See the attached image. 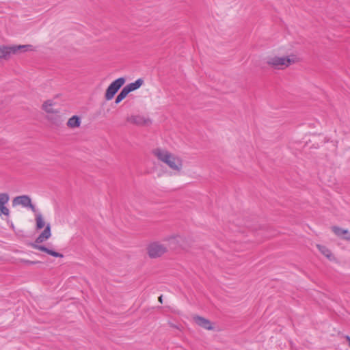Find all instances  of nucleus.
<instances>
[{"mask_svg": "<svg viewBox=\"0 0 350 350\" xmlns=\"http://www.w3.org/2000/svg\"><path fill=\"white\" fill-rule=\"evenodd\" d=\"M152 153L157 159L167 165V166L178 172H180L183 167V160L170 153L169 151L161 148H156Z\"/></svg>", "mask_w": 350, "mask_h": 350, "instance_id": "1", "label": "nucleus"}, {"mask_svg": "<svg viewBox=\"0 0 350 350\" xmlns=\"http://www.w3.org/2000/svg\"><path fill=\"white\" fill-rule=\"evenodd\" d=\"M51 235V225L48 224L42 232L36 238L34 243H30L31 246L34 249L40 250L42 252H46V254L53 256V257H59L63 258L64 255L57 252L53 251L52 250L49 249L44 245H40V243L44 242L45 240L48 239Z\"/></svg>", "mask_w": 350, "mask_h": 350, "instance_id": "2", "label": "nucleus"}, {"mask_svg": "<svg viewBox=\"0 0 350 350\" xmlns=\"http://www.w3.org/2000/svg\"><path fill=\"white\" fill-rule=\"evenodd\" d=\"M298 62L295 55H291L286 57H271L267 60V64L275 69H284L290 65Z\"/></svg>", "mask_w": 350, "mask_h": 350, "instance_id": "3", "label": "nucleus"}, {"mask_svg": "<svg viewBox=\"0 0 350 350\" xmlns=\"http://www.w3.org/2000/svg\"><path fill=\"white\" fill-rule=\"evenodd\" d=\"M124 77H120L113 81L107 88L105 98L107 100H111L120 88L125 83Z\"/></svg>", "mask_w": 350, "mask_h": 350, "instance_id": "4", "label": "nucleus"}, {"mask_svg": "<svg viewBox=\"0 0 350 350\" xmlns=\"http://www.w3.org/2000/svg\"><path fill=\"white\" fill-rule=\"evenodd\" d=\"M147 250L149 256L151 258H156L166 253L167 247L159 242H154L148 246Z\"/></svg>", "mask_w": 350, "mask_h": 350, "instance_id": "5", "label": "nucleus"}, {"mask_svg": "<svg viewBox=\"0 0 350 350\" xmlns=\"http://www.w3.org/2000/svg\"><path fill=\"white\" fill-rule=\"evenodd\" d=\"M126 121L136 126H144L151 123V120L148 118H146L141 115H132L126 118Z\"/></svg>", "mask_w": 350, "mask_h": 350, "instance_id": "6", "label": "nucleus"}, {"mask_svg": "<svg viewBox=\"0 0 350 350\" xmlns=\"http://www.w3.org/2000/svg\"><path fill=\"white\" fill-rule=\"evenodd\" d=\"M22 49V45L7 46H0V59H8L11 54H15L18 50Z\"/></svg>", "mask_w": 350, "mask_h": 350, "instance_id": "7", "label": "nucleus"}, {"mask_svg": "<svg viewBox=\"0 0 350 350\" xmlns=\"http://www.w3.org/2000/svg\"><path fill=\"white\" fill-rule=\"evenodd\" d=\"M194 322L199 325L207 330H212L213 327L212 326L211 322L202 317L196 315L193 317Z\"/></svg>", "mask_w": 350, "mask_h": 350, "instance_id": "8", "label": "nucleus"}, {"mask_svg": "<svg viewBox=\"0 0 350 350\" xmlns=\"http://www.w3.org/2000/svg\"><path fill=\"white\" fill-rule=\"evenodd\" d=\"M332 230L336 236L339 237H342L343 239L350 241V233H349L348 230L334 226L332 227Z\"/></svg>", "mask_w": 350, "mask_h": 350, "instance_id": "9", "label": "nucleus"}, {"mask_svg": "<svg viewBox=\"0 0 350 350\" xmlns=\"http://www.w3.org/2000/svg\"><path fill=\"white\" fill-rule=\"evenodd\" d=\"M144 83V80L141 78L137 79L135 82L131 83L124 88L126 89V90L130 93L131 92H133L138 88H139Z\"/></svg>", "mask_w": 350, "mask_h": 350, "instance_id": "10", "label": "nucleus"}, {"mask_svg": "<svg viewBox=\"0 0 350 350\" xmlns=\"http://www.w3.org/2000/svg\"><path fill=\"white\" fill-rule=\"evenodd\" d=\"M54 105L53 100H47L42 104V109L44 110L48 113H59L58 110L53 109L51 108L52 106Z\"/></svg>", "mask_w": 350, "mask_h": 350, "instance_id": "11", "label": "nucleus"}, {"mask_svg": "<svg viewBox=\"0 0 350 350\" xmlns=\"http://www.w3.org/2000/svg\"><path fill=\"white\" fill-rule=\"evenodd\" d=\"M81 124V119L77 116H73L70 118H69L67 126L70 128H77L79 127Z\"/></svg>", "mask_w": 350, "mask_h": 350, "instance_id": "12", "label": "nucleus"}, {"mask_svg": "<svg viewBox=\"0 0 350 350\" xmlns=\"http://www.w3.org/2000/svg\"><path fill=\"white\" fill-rule=\"evenodd\" d=\"M23 206L29 208L35 213L37 212V210L35 206L31 203V198L29 196L23 195Z\"/></svg>", "mask_w": 350, "mask_h": 350, "instance_id": "13", "label": "nucleus"}, {"mask_svg": "<svg viewBox=\"0 0 350 350\" xmlns=\"http://www.w3.org/2000/svg\"><path fill=\"white\" fill-rule=\"evenodd\" d=\"M129 94V92L126 90V89L124 87L122 90L120 91L119 94L117 96L115 100V103H120L123 99H124L126 96Z\"/></svg>", "mask_w": 350, "mask_h": 350, "instance_id": "14", "label": "nucleus"}, {"mask_svg": "<svg viewBox=\"0 0 350 350\" xmlns=\"http://www.w3.org/2000/svg\"><path fill=\"white\" fill-rule=\"evenodd\" d=\"M36 228L40 230L44 228L45 224L43 221L42 215L40 213H36Z\"/></svg>", "mask_w": 350, "mask_h": 350, "instance_id": "15", "label": "nucleus"}, {"mask_svg": "<svg viewBox=\"0 0 350 350\" xmlns=\"http://www.w3.org/2000/svg\"><path fill=\"white\" fill-rule=\"evenodd\" d=\"M317 247L322 254H323L327 258H330L332 254V252L327 247L321 245H317Z\"/></svg>", "mask_w": 350, "mask_h": 350, "instance_id": "16", "label": "nucleus"}, {"mask_svg": "<svg viewBox=\"0 0 350 350\" xmlns=\"http://www.w3.org/2000/svg\"><path fill=\"white\" fill-rule=\"evenodd\" d=\"M9 200V196L7 193H0V206L5 205Z\"/></svg>", "mask_w": 350, "mask_h": 350, "instance_id": "17", "label": "nucleus"}, {"mask_svg": "<svg viewBox=\"0 0 350 350\" xmlns=\"http://www.w3.org/2000/svg\"><path fill=\"white\" fill-rule=\"evenodd\" d=\"M22 204V196L16 197L12 201V205L14 206Z\"/></svg>", "mask_w": 350, "mask_h": 350, "instance_id": "18", "label": "nucleus"}, {"mask_svg": "<svg viewBox=\"0 0 350 350\" xmlns=\"http://www.w3.org/2000/svg\"><path fill=\"white\" fill-rule=\"evenodd\" d=\"M0 211L2 214L5 215H9V209L5 205L0 206Z\"/></svg>", "mask_w": 350, "mask_h": 350, "instance_id": "19", "label": "nucleus"}, {"mask_svg": "<svg viewBox=\"0 0 350 350\" xmlns=\"http://www.w3.org/2000/svg\"><path fill=\"white\" fill-rule=\"evenodd\" d=\"M38 263H40V262L23 260V264H25V265H35V264H38Z\"/></svg>", "mask_w": 350, "mask_h": 350, "instance_id": "20", "label": "nucleus"}, {"mask_svg": "<svg viewBox=\"0 0 350 350\" xmlns=\"http://www.w3.org/2000/svg\"><path fill=\"white\" fill-rule=\"evenodd\" d=\"M23 52L31 51L32 46L29 45V44H25V45L23 44Z\"/></svg>", "mask_w": 350, "mask_h": 350, "instance_id": "21", "label": "nucleus"}, {"mask_svg": "<svg viewBox=\"0 0 350 350\" xmlns=\"http://www.w3.org/2000/svg\"><path fill=\"white\" fill-rule=\"evenodd\" d=\"M345 339L347 340V341L349 342V346L350 347V336H345Z\"/></svg>", "mask_w": 350, "mask_h": 350, "instance_id": "22", "label": "nucleus"}, {"mask_svg": "<svg viewBox=\"0 0 350 350\" xmlns=\"http://www.w3.org/2000/svg\"><path fill=\"white\" fill-rule=\"evenodd\" d=\"M159 301L162 304L163 303V296L161 295L159 297Z\"/></svg>", "mask_w": 350, "mask_h": 350, "instance_id": "23", "label": "nucleus"}, {"mask_svg": "<svg viewBox=\"0 0 350 350\" xmlns=\"http://www.w3.org/2000/svg\"><path fill=\"white\" fill-rule=\"evenodd\" d=\"M170 241L171 242H174V241H176V239H175V238H171V239H170Z\"/></svg>", "mask_w": 350, "mask_h": 350, "instance_id": "24", "label": "nucleus"}, {"mask_svg": "<svg viewBox=\"0 0 350 350\" xmlns=\"http://www.w3.org/2000/svg\"><path fill=\"white\" fill-rule=\"evenodd\" d=\"M59 116H57V118H55V120H59Z\"/></svg>", "mask_w": 350, "mask_h": 350, "instance_id": "25", "label": "nucleus"}]
</instances>
